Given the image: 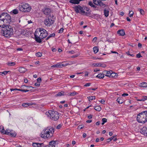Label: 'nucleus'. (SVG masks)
<instances>
[{"label": "nucleus", "mask_w": 147, "mask_h": 147, "mask_svg": "<svg viewBox=\"0 0 147 147\" xmlns=\"http://www.w3.org/2000/svg\"><path fill=\"white\" fill-rule=\"evenodd\" d=\"M10 132L11 130H10L7 129L6 130H5V131H4V134L9 135Z\"/></svg>", "instance_id": "nucleus-31"}, {"label": "nucleus", "mask_w": 147, "mask_h": 147, "mask_svg": "<svg viewBox=\"0 0 147 147\" xmlns=\"http://www.w3.org/2000/svg\"><path fill=\"white\" fill-rule=\"evenodd\" d=\"M93 49L94 52L95 53H96L98 51V47L96 46L94 47H93Z\"/></svg>", "instance_id": "nucleus-30"}, {"label": "nucleus", "mask_w": 147, "mask_h": 147, "mask_svg": "<svg viewBox=\"0 0 147 147\" xmlns=\"http://www.w3.org/2000/svg\"><path fill=\"white\" fill-rule=\"evenodd\" d=\"M39 32V33H41V32L42 33H46V32H47L44 29L42 28H40L39 29V31H38Z\"/></svg>", "instance_id": "nucleus-26"}, {"label": "nucleus", "mask_w": 147, "mask_h": 147, "mask_svg": "<svg viewBox=\"0 0 147 147\" xmlns=\"http://www.w3.org/2000/svg\"><path fill=\"white\" fill-rule=\"evenodd\" d=\"M67 53H71V54H73L75 53V52L73 50L71 51H67Z\"/></svg>", "instance_id": "nucleus-55"}, {"label": "nucleus", "mask_w": 147, "mask_h": 147, "mask_svg": "<svg viewBox=\"0 0 147 147\" xmlns=\"http://www.w3.org/2000/svg\"><path fill=\"white\" fill-rule=\"evenodd\" d=\"M8 73V72L7 71H4L3 72H0V75L3 76V75H5Z\"/></svg>", "instance_id": "nucleus-37"}, {"label": "nucleus", "mask_w": 147, "mask_h": 147, "mask_svg": "<svg viewBox=\"0 0 147 147\" xmlns=\"http://www.w3.org/2000/svg\"><path fill=\"white\" fill-rule=\"evenodd\" d=\"M36 55L37 57H40L42 56V53L40 52H38L36 54Z\"/></svg>", "instance_id": "nucleus-41"}, {"label": "nucleus", "mask_w": 147, "mask_h": 147, "mask_svg": "<svg viewBox=\"0 0 147 147\" xmlns=\"http://www.w3.org/2000/svg\"><path fill=\"white\" fill-rule=\"evenodd\" d=\"M61 63H58L57 64L54 65L52 66L51 67H57V68H60L62 67Z\"/></svg>", "instance_id": "nucleus-17"}, {"label": "nucleus", "mask_w": 147, "mask_h": 147, "mask_svg": "<svg viewBox=\"0 0 147 147\" xmlns=\"http://www.w3.org/2000/svg\"><path fill=\"white\" fill-rule=\"evenodd\" d=\"M18 71L21 73H24L26 72V69L23 67H20L18 69Z\"/></svg>", "instance_id": "nucleus-19"}, {"label": "nucleus", "mask_w": 147, "mask_h": 147, "mask_svg": "<svg viewBox=\"0 0 147 147\" xmlns=\"http://www.w3.org/2000/svg\"><path fill=\"white\" fill-rule=\"evenodd\" d=\"M69 65H71L74 63V61H70L69 62Z\"/></svg>", "instance_id": "nucleus-63"}, {"label": "nucleus", "mask_w": 147, "mask_h": 147, "mask_svg": "<svg viewBox=\"0 0 147 147\" xmlns=\"http://www.w3.org/2000/svg\"><path fill=\"white\" fill-rule=\"evenodd\" d=\"M15 90H18V91H20L23 92H28L29 91V90L22 89H15Z\"/></svg>", "instance_id": "nucleus-34"}, {"label": "nucleus", "mask_w": 147, "mask_h": 147, "mask_svg": "<svg viewBox=\"0 0 147 147\" xmlns=\"http://www.w3.org/2000/svg\"><path fill=\"white\" fill-rule=\"evenodd\" d=\"M63 28H61L59 30V33H62L63 32Z\"/></svg>", "instance_id": "nucleus-56"}, {"label": "nucleus", "mask_w": 147, "mask_h": 147, "mask_svg": "<svg viewBox=\"0 0 147 147\" xmlns=\"http://www.w3.org/2000/svg\"><path fill=\"white\" fill-rule=\"evenodd\" d=\"M91 83H87L84 85V86L85 87L88 86H90Z\"/></svg>", "instance_id": "nucleus-51"}, {"label": "nucleus", "mask_w": 147, "mask_h": 147, "mask_svg": "<svg viewBox=\"0 0 147 147\" xmlns=\"http://www.w3.org/2000/svg\"><path fill=\"white\" fill-rule=\"evenodd\" d=\"M27 87H28V88H34L32 86H26L25 85H23L21 86V88L22 89H24L25 88Z\"/></svg>", "instance_id": "nucleus-44"}, {"label": "nucleus", "mask_w": 147, "mask_h": 147, "mask_svg": "<svg viewBox=\"0 0 147 147\" xmlns=\"http://www.w3.org/2000/svg\"><path fill=\"white\" fill-rule=\"evenodd\" d=\"M117 34L121 36H123L125 34V31L123 29L119 30L117 32Z\"/></svg>", "instance_id": "nucleus-14"}, {"label": "nucleus", "mask_w": 147, "mask_h": 147, "mask_svg": "<svg viewBox=\"0 0 147 147\" xmlns=\"http://www.w3.org/2000/svg\"><path fill=\"white\" fill-rule=\"evenodd\" d=\"M7 65L10 66H13L16 64L15 62H8L7 63Z\"/></svg>", "instance_id": "nucleus-27"}, {"label": "nucleus", "mask_w": 147, "mask_h": 147, "mask_svg": "<svg viewBox=\"0 0 147 147\" xmlns=\"http://www.w3.org/2000/svg\"><path fill=\"white\" fill-rule=\"evenodd\" d=\"M0 27L2 28L3 35L5 37L10 38L13 34L12 27L7 24L4 20H0Z\"/></svg>", "instance_id": "nucleus-1"}, {"label": "nucleus", "mask_w": 147, "mask_h": 147, "mask_svg": "<svg viewBox=\"0 0 147 147\" xmlns=\"http://www.w3.org/2000/svg\"><path fill=\"white\" fill-rule=\"evenodd\" d=\"M40 83H38V82L37 83H36L35 84V85L36 86H40Z\"/></svg>", "instance_id": "nucleus-61"}, {"label": "nucleus", "mask_w": 147, "mask_h": 147, "mask_svg": "<svg viewBox=\"0 0 147 147\" xmlns=\"http://www.w3.org/2000/svg\"><path fill=\"white\" fill-rule=\"evenodd\" d=\"M55 33H53L50 34L49 36H48L45 39L46 40H47L49 39L50 38L52 37H55Z\"/></svg>", "instance_id": "nucleus-28"}, {"label": "nucleus", "mask_w": 147, "mask_h": 147, "mask_svg": "<svg viewBox=\"0 0 147 147\" xmlns=\"http://www.w3.org/2000/svg\"><path fill=\"white\" fill-rule=\"evenodd\" d=\"M88 5L91 7L94 8H96V7L94 5L92 2L91 1H89L88 3Z\"/></svg>", "instance_id": "nucleus-33"}, {"label": "nucleus", "mask_w": 147, "mask_h": 147, "mask_svg": "<svg viewBox=\"0 0 147 147\" xmlns=\"http://www.w3.org/2000/svg\"><path fill=\"white\" fill-rule=\"evenodd\" d=\"M42 81V79L41 78H38L37 79V82L38 83H40V82H41Z\"/></svg>", "instance_id": "nucleus-50"}, {"label": "nucleus", "mask_w": 147, "mask_h": 147, "mask_svg": "<svg viewBox=\"0 0 147 147\" xmlns=\"http://www.w3.org/2000/svg\"><path fill=\"white\" fill-rule=\"evenodd\" d=\"M19 8L21 11L25 12H29L31 9V7L28 4H22L19 6Z\"/></svg>", "instance_id": "nucleus-6"}, {"label": "nucleus", "mask_w": 147, "mask_h": 147, "mask_svg": "<svg viewBox=\"0 0 147 147\" xmlns=\"http://www.w3.org/2000/svg\"><path fill=\"white\" fill-rule=\"evenodd\" d=\"M88 98L89 101L91 102L92 100L95 99V96H89L88 97Z\"/></svg>", "instance_id": "nucleus-29"}, {"label": "nucleus", "mask_w": 147, "mask_h": 147, "mask_svg": "<svg viewBox=\"0 0 147 147\" xmlns=\"http://www.w3.org/2000/svg\"><path fill=\"white\" fill-rule=\"evenodd\" d=\"M51 15L47 18L45 19L44 21V24L47 26H49L53 24L54 22V21L51 19Z\"/></svg>", "instance_id": "nucleus-7"}, {"label": "nucleus", "mask_w": 147, "mask_h": 147, "mask_svg": "<svg viewBox=\"0 0 147 147\" xmlns=\"http://www.w3.org/2000/svg\"><path fill=\"white\" fill-rule=\"evenodd\" d=\"M98 3H97L98 4V5H99L100 6L103 7L104 8L105 7H106V5L105 4H104L103 3L102 1H100L99 2H97Z\"/></svg>", "instance_id": "nucleus-24"}, {"label": "nucleus", "mask_w": 147, "mask_h": 147, "mask_svg": "<svg viewBox=\"0 0 147 147\" xmlns=\"http://www.w3.org/2000/svg\"><path fill=\"white\" fill-rule=\"evenodd\" d=\"M137 121L141 123H144L147 121V111H143L138 114Z\"/></svg>", "instance_id": "nucleus-3"}, {"label": "nucleus", "mask_w": 147, "mask_h": 147, "mask_svg": "<svg viewBox=\"0 0 147 147\" xmlns=\"http://www.w3.org/2000/svg\"><path fill=\"white\" fill-rule=\"evenodd\" d=\"M104 77V74H99L96 76V77L100 79L103 78Z\"/></svg>", "instance_id": "nucleus-32"}, {"label": "nucleus", "mask_w": 147, "mask_h": 147, "mask_svg": "<svg viewBox=\"0 0 147 147\" xmlns=\"http://www.w3.org/2000/svg\"><path fill=\"white\" fill-rule=\"evenodd\" d=\"M7 13L3 12L0 15V20H2V18H5L7 15Z\"/></svg>", "instance_id": "nucleus-23"}, {"label": "nucleus", "mask_w": 147, "mask_h": 147, "mask_svg": "<svg viewBox=\"0 0 147 147\" xmlns=\"http://www.w3.org/2000/svg\"><path fill=\"white\" fill-rule=\"evenodd\" d=\"M69 93L68 92H64V95H66L67 96H69Z\"/></svg>", "instance_id": "nucleus-57"}, {"label": "nucleus", "mask_w": 147, "mask_h": 147, "mask_svg": "<svg viewBox=\"0 0 147 147\" xmlns=\"http://www.w3.org/2000/svg\"><path fill=\"white\" fill-rule=\"evenodd\" d=\"M56 143L55 141H53L49 142V145L45 146V147H55V144Z\"/></svg>", "instance_id": "nucleus-12"}, {"label": "nucleus", "mask_w": 147, "mask_h": 147, "mask_svg": "<svg viewBox=\"0 0 147 147\" xmlns=\"http://www.w3.org/2000/svg\"><path fill=\"white\" fill-rule=\"evenodd\" d=\"M146 100H147V96H143L141 99H137V100L138 101H144Z\"/></svg>", "instance_id": "nucleus-25"}, {"label": "nucleus", "mask_w": 147, "mask_h": 147, "mask_svg": "<svg viewBox=\"0 0 147 147\" xmlns=\"http://www.w3.org/2000/svg\"><path fill=\"white\" fill-rule=\"evenodd\" d=\"M111 76L113 77L115 76L116 75V74L115 73L112 72L111 73Z\"/></svg>", "instance_id": "nucleus-54"}, {"label": "nucleus", "mask_w": 147, "mask_h": 147, "mask_svg": "<svg viewBox=\"0 0 147 147\" xmlns=\"http://www.w3.org/2000/svg\"><path fill=\"white\" fill-rule=\"evenodd\" d=\"M42 11L46 15H50V14L51 12V9L48 8L47 7L43 8L42 10Z\"/></svg>", "instance_id": "nucleus-10"}, {"label": "nucleus", "mask_w": 147, "mask_h": 147, "mask_svg": "<svg viewBox=\"0 0 147 147\" xmlns=\"http://www.w3.org/2000/svg\"><path fill=\"white\" fill-rule=\"evenodd\" d=\"M100 102H101V103L103 104H105V101L103 99H102Z\"/></svg>", "instance_id": "nucleus-60"}, {"label": "nucleus", "mask_w": 147, "mask_h": 147, "mask_svg": "<svg viewBox=\"0 0 147 147\" xmlns=\"http://www.w3.org/2000/svg\"><path fill=\"white\" fill-rule=\"evenodd\" d=\"M140 86L143 88H146L147 87V83L143 82L140 84Z\"/></svg>", "instance_id": "nucleus-21"}, {"label": "nucleus", "mask_w": 147, "mask_h": 147, "mask_svg": "<svg viewBox=\"0 0 147 147\" xmlns=\"http://www.w3.org/2000/svg\"><path fill=\"white\" fill-rule=\"evenodd\" d=\"M109 11L108 9L105 8L104 10V13L105 16L107 17L109 14Z\"/></svg>", "instance_id": "nucleus-16"}, {"label": "nucleus", "mask_w": 147, "mask_h": 147, "mask_svg": "<svg viewBox=\"0 0 147 147\" xmlns=\"http://www.w3.org/2000/svg\"><path fill=\"white\" fill-rule=\"evenodd\" d=\"M84 10H85L86 11H87V12H89L90 11V12H91V11L90 10V8L86 6H84Z\"/></svg>", "instance_id": "nucleus-38"}, {"label": "nucleus", "mask_w": 147, "mask_h": 147, "mask_svg": "<svg viewBox=\"0 0 147 147\" xmlns=\"http://www.w3.org/2000/svg\"><path fill=\"white\" fill-rule=\"evenodd\" d=\"M40 34L39 35L40 36V37H42L43 38H46L48 34V32L46 33H40Z\"/></svg>", "instance_id": "nucleus-18"}, {"label": "nucleus", "mask_w": 147, "mask_h": 147, "mask_svg": "<svg viewBox=\"0 0 147 147\" xmlns=\"http://www.w3.org/2000/svg\"><path fill=\"white\" fill-rule=\"evenodd\" d=\"M142 56L141 55L140 53H139L138 54L136 55V57L138 58H140Z\"/></svg>", "instance_id": "nucleus-53"}, {"label": "nucleus", "mask_w": 147, "mask_h": 147, "mask_svg": "<svg viewBox=\"0 0 147 147\" xmlns=\"http://www.w3.org/2000/svg\"><path fill=\"white\" fill-rule=\"evenodd\" d=\"M2 20H4L5 22L7 24H9L11 21V17L7 13L5 17V18H2Z\"/></svg>", "instance_id": "nucleus-9"}, {"label": "nucleus", "mask_w": 147, "mask_h": 147, "mask_svg": "<svg viewBox=\"0 0 147 147\" xmlns=\"http://www.w3.org/2000/svg\"><path fill=\"white\" fill-rule=\"evenodd\" d=\"M12 12V13H13L14 14H17L18 12V10L17 9H13Z\"/></svg>", "instance_id": "nucleus-39"}, {"label": "nucleus", "mask_w": 147, "mask_h": 147, "mask_svg": "<svg viewBox=\"0 0 147 147\" xmlns=\"http://www.w3.org/2000/svg\"><path fill=\"white\" fill-rule=\"evenodd\" d=\"M22 106L24 107H28L27 103H23L22 104Z\"/></svg>", "instance_id": "nucleus-52"}, {"label": "nucleus", "mask_w": 147, "mask_h": 147, "mask_svg": "<svg viewBox=\"0 0 147 147\" xmlns=\"http://www.w3.org/2000/svg\"><path fill=\"white\" fill-rule=\"evenodd\" d=\"M117 101L119 104H122L123 102L122 100H120L118 99H117Z\"/></svg>", "instance_id": "nucleus-59"}, {"label": "nucleus", "mask_w": 147, "mask_h": 147, "mask_svg": "<svg viewBox=\"0 0 147 147\" xmlns=\"http://www.w3.org/2000/svg\"><path fill=\"white\" fill-rule=\"evenodd\" d=\"M74 9L76 13H84L85 15L87 16L91 15L90 11L86 12L85 11L84 9V6L82 7L79 5H76L74 7Z\"/></svg>", "instance_id": "nucleus-5"}, {"label": "nucleus", "mask_w": 147, "mask_h": 147, "mask_svg": "<svg viewBox=\"0 0 147 147\" xmlns=\"http://www.w3.org/2000/svg\"><path fill=\"white\" fill-rule=\"evenodd\" d=\"M45 115L52 120L54 121L57 120L59 118V115L58 113L53 110H49L45 113Z\"/></svg>", "instance_id": "nucleus-4"}, {"label": "nucleus", "mask_w": 147, "mask_h": 147, "mask_svg": "<svg viewBox=\"0 0 147 147\" xmlns=\"http://www.w3.org/2000/svg\"><path fill=\"white\" fill-rule=\"evenodd\" d=\"M64 95V91H61L59 92L58 93L55 95V96L56 97L57 96H61Z\"/></svg>", "instance_id": "nucleus-22"}, {"label": "nucleus", "mask_w": 147, "mask_h": 147, "mask_svg": "<svg viewBox=\"0 0 147 147\" xmlns=\"http://www.w3.org/2000/svg\"><path fill=\"white\" fill-rule=\"evenodd\" d=\"M93 3L96 5H98V4L97 3H98L97 2H99V1L98 0H93Z\"/></svg>", "instance_id": "nucleus-48"}, {"label": "nucleus", "mask_w": 147, "mask_h": 147, "mask_svg": "<svg viewBox=\"0 0 147 147\" xmlns=\"http://www.w3.org/2000/svg\"><path fill=\"white\" fill-rule=\"evenodd\" d=\"M34 36L35 37V39L36 41L38 43H41L42 42V41L41 40L42 39H43L42 37H40V36L39 34V32L38 31H36L34 34Z\"/></svg>", "instance_id": "nucleus-8"}, {"label": "nucleus", "mask_w": 147, "mask_h": 147, "mask_svg": "<svg viewBox=\"0 0 147 147\" xmlns=\"http://www.w3.org/2000/svg\"><path fill=\"white\" fill-rule=\"evenodd\" d=\"M102 125H103L104 124V123L107 122V119L105 118H102Z\"/></svg>", "instance_id": "nucleus-43"}, {"label": "nucleus", "mask_w": 147, "mask_h": 147, "mask_svg": "<svg viewBox=\"0 0 147 147\" xmlns=\"http://www.w3.org/2000/svg\"><path fill=\"white\" fill-rule=\"evenodd\" d=\"M69 2L70 3L74 4H78L80 3L79 0H70Z\"/></svg>", "instance_id": "nucleus-20"}, {"label": "nucleus", "mask_w": 147, "mask_h": 147, "mask_svg": "<svg viewBox=\"0 0 147 147\" xmlns=\"http://www.w3.org/2000/svg\"><path fill=\"white\" fill-rule=\"evenodd\" d=\"M62 124H59V125H58L57 127H56V128L57 129H60L61 127H62Z\"/></svg>", "instance_id": "nucleus-49"}, {"label": "nucleus", "mask_w": 147, "mask_h": 147, "mask_svg": "<svg viewBox=\"0 0 147 147\" xmlns=\"http://www.w3.org/2000/svg\"><path fill=\"white\" fill-rule=\"evenodd\" d=\"M76 92H70L69 93V96H74L76 94Z\"/></svg>", "instance_id": "nucleus-47"}, {"label": "nucleus", "mask_w": 147, "mask_h": 147, "mask_svg": "<svg viewBox=\"0 0 147 147\" xmlns=\"http://www.w3.org/2000/svg\"><path fill=\"white\" fill-rule=\"evenodd\" d=\"M5 130L3 128V126H1L0 127V132L3 133V134H4V131H5Z\"/></svg>", "instance_id": "nucleus-40"}, {"label": "nucleus", "mask_w": 147, "mask_h": 147, "mask_svg": "<svg viewBox=\"0 0 147 147\" xmlns=\"http://www.w3.org/2000/svg\"><path fill=\"white\" fill-rule=\"evenodd\" d=\"M134 14V12L132 11H129V16L130 17H132Z\"/></svg>", "instance_id": "nucleus-46"}, {"label": "nucleus", "mask_w": 147, "mask_h": 147, "mask_svg": "<svg viewBox=\"0 0 147 147\" xmlns=\"http://www.w3.org/2000/svg\"><path fill=\"white\" fill-rule=\"evenodd\" d=\"M94 109L96 110V111H100L101 109V107L100 106H95L94 107Z\"/></svg>", "instance_id": "nucleus-35"}, {"label": "nucleus", "mask_w": 147, "mask_h": 147, "mask_svg": "<svg viewBox=\"0 0 147 147\" xmlns=\"http://www.w3.org/2000/svg\"><path fill=\"white\" fill-rule=\"evenodd\" d=\"M93 117V115L91 114L90 115H88V118L89 119H91Z\"/></svg>", "instance_id": "nucleus-58"}, {"label": "nucleus", "mask_w": 147, "mask_h": 147, "mask_svg": "<svg viewBox=\"0 0 147 147\" xmlns=\"http://www.w3.org/2000/svg\"><path fill=\"white\" fill-rule=\"evenodd\" d=\"M113 138L114 137L113 136H112L111 138L107 139V143H109L111 141Z\"/></svg>", "instance_id": "nucleus-45"}, {"label": "nucleus", "mask_w": 147, "mask_h": 147, "mask_svg": "<svg viewBox=\"0 0 147 147\" xmlns=\"http://www.w3.org/2000/svg\"><path fill=\"white\" fill-rule=\"evenodd\" d=\"M95 67H106V65L104 63H96L94 64Z\"/></svg>", "instance_id": "nucleus-13"}, {"label": "nucleus", "mask_w": 147, "mask_h": 147, "mask_svg": "<svg viewBox=\"0 0 147 147\" xmlns=\"http://www.w3.org/2000/svg\"><path fill=\"white\" fill-rule=\"evenodd\" d=\"M84 127L82 126V125H79L78 126V129H81L82 128H83V127Z\"/></svg>", "instance_id": "nucleus-62"}, {"label": "nucleus", "mask_w": 147, "mask_h": 147, "mask_svg": "<svg viewBox=\"0 0 147 147\" xmlns=\"http://www.w3.org/2000/svg\"><path fill=\"white\" fill-rule=\"evenodd\" d=\"M141 133L144 136H147V127H144L141 129Z\"/></svg>", "instance_id": "nucleus-11"}, {"label": "nucleus", "mask_w": 147, "mask_h": 147, "mask_svg": "<svg viewBox=\"0 0 147 147\" xmlns=\"http://www.w3.org/2000/svg\"><path fill=\"white\" fill-rule=\"evenodd\" d=\"M111 72H112V71H107L105 76H111Z\"/></svg>", "instance_id": "nucleus-36"}, {"label": "nucleus", "mask_w": 147, "mask_h": 147, "mask_svg": "<svg viewBox=\"0 0 147 147\" xmlns=\"http://www.w3.org/2000/svg\"><path fill=\"white\" fill-rule=\"evenodd\" d=\"M54 132L53 128L49 127L42 131L40 134V136L43 138H50L53 136Z\"/></svg>", "instance_id": "nucleus-2"}, {"label": "nucleus", "mask_w": 147, "mask_h": 147, "mask_svg": "<svg viewBox=\"0 0 147 147\" xmlns=\"http://www.w3.org/2000/svg\"><path fill=\"white\" fill-rule=\"evenodd\" d=\"M124 14V13L123 11H121L119 13V14L121 16H123Z\"/></svg>", "instance_id": "nucleus-64"}, {"label": "nucleus", "mask_w": 147, "mask_h": 147, "mask_svg": "<svg viewBox=\"0 0 147 147\" xmlns=\"http://www.w3.org/2000/svg\"><path fill=\"white\" fill-rule=\"evenodd\" d=\"M16 133L14 131L12 130H11V132L9 134V136L12 137H15L16 135Z\"/></svg>", "instance_id": "nucleus-15"}, {"label": "nucleus", "mask_w": 147, "mask_h": 147, "mask_svg": "<svg viewBox=\"0 0 147 147\" xmlns=\"http://www.w3.org/2000/svg\"><path fill=\"white\" fill-rule=\"evenodd\" d=\"M138 10L141 14L142 15L144 14V11L142 9H138Z\"/></svg>", "instance_id": "nucleus-42"}]
</instances>
